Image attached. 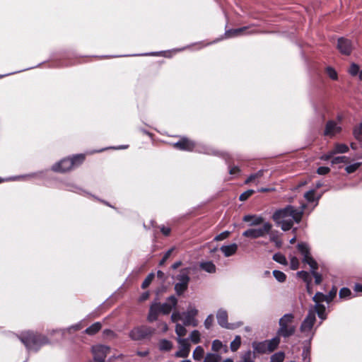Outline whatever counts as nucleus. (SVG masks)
<instances>
[{
    "label": "nucleus",
    "instance_id": "f257e3e1",
    "mask_svg": "<svg viewBox=\"0 0 362 362\" xmlns=\"http://www.w3.org/2000/svg\"><path fill=\"white\" fill-rule=\"evenodd\" d=\"M305 208V205H302L300 209L288 205L284 209L276 211L272 218L284 231H287L292 228L294 222L299 223L301 221Z\"/></svg>",
    "mask_w": 362,
    "mask_h": 362
},
{
    "label": "nucleus",
    "instance_id": "f03ea898",
    "mask_svg": "<svg viewBox=\"0 0 362 362\" xmlns=\"http://www.w3.org/2000/svg\"><path fill=\"white\" fill-rule=\"evenodd\" d=\"M20 339L29 351H37L42 345L48 343V339L45 336L31 332L23 333Z\"/></svg>",
    "mask_w": 362,
    "mask_h": 362
},
{
    "label": "nucleus",
    "instance_id": "7ed1b4c3",
    "mask_svg": "<svg viewBox=\"0 0 362 362\" xmlns=\"http://www.w3.org/2000/svg\"><path fill=\"white\" fill-rule=\"evenodd\" d=\"M298 249L301 255L303 256V262L308 264L311 269L312 275L315 278L316 284H320L322 282V276L316 272L317 269V263L310 255V248L306 243H301L298 244Z\"/></svg>",
    "mask_w": 362,
    "mask_h": 362
},
{
    "label": "nucleus",
    "instance_id": "20e7f679",
    "mask_svg": "<svg viewBox=\"0 0 362 362\" xmlns=\"http://www.w3.org/2000/svg\"><path fill=\"white\" fill-rule=\"evenodd\" d=\"M294 315L291 313L284 315L279 321V328L277 335L284 338L292 336L296 332V326L293 325Z\"/></svg>",
    "mask_w": 362,
    "mask_h": 362
},
{
    "label": "nucleus",
    "instance_id": "39448f33",
    "mask_svg": "<svg viewBox=\"0 0 362 362\" xmlns=\"http://www.w3.org/2000/svg\"><path fill=\"white\" fill-rule=\"evenodd\" d=\"M85 159L83 154H78L71 158H64L59 163L54 164L52 169L58 173H64L70 170L75 166H78L83 163Z\"/></svg>",
    "mask_w": 362,
    "mask_h": 362
},
{
    "label": "nucleus",
    "instance_id": "423d86ee",
    "mask_svg": "<svg viewBox=\"0 0 362 362\" xmlns=\"http://www.w3.org/2000/svg\"><path fill=\"white\" fill-rule=\"evenodd\" d=\"M155 332V329L147 325H139L132 328L129 333V337L136 341H141L150 339Z\"/></svg>",
    "mask_w": 362,
    "mask_h": 362
},
{
    "label": "nucleus",
    "instance_id": "0eeeda50",
    "mask_svg": "<svg viewBox=\"0 0 362 362\" xmlns=\"http://www.w3.org/2000/svg\"><path fill=\"white\" fill-rule=\"evenodd\" d=\"M272 228V225L269 222H265L260 227L250 228L243 233V235L246 238L256 239L265 237L269 234Z\"/></svg>",
    "mask_w": 362,
    "mask_h": 362
},
{
    "label": "nucleus",
    "instance_id": "6e6552de",
    "mask_svg": "<svg viewBox=\"0 0 362 362\" xmlns=\"http://www.w3.org/2000/svg\"><path fill=\"white\" fill-rule=\"evenodd\" d=\"M189 279L188 269H182L177 276V282L175 285V290L177 295H182L187 290Z\"/></svg>",
    "mask_w": 362,
    "mask_h": 362
},
{
    "label": "nucleus",
    "instance_id": "1a4fd4ad",
    "mask_svg": "<svg viewBox=\"0 0 362 362\" xmlns=\"http://www.w3.org/2000/svg\"><path fill=\"white\" fill-rule=\"evenodd\" d=\"M198 313V310L194 306L189 305L187 310L182 313L183 324L185 326L197 327L198 320L196 319V316Z\"/></svg>",
    "mask_w": 362,
    "mask_h": 362
},
{
    "label": "nucleus",
    "instance_id": "9d476101",
    "mask_svg": "<svg viewBox=\"0 0 362 362\" xmlns=\"http://www.w3.org/2000/svg\"><path fill=\"white\" fill-rule=\"evenodd\" d=\"M316 321L315 311L310 310L306 317L304 319L300 325V330L306 336H309Z\"/></svg>",
    "mask_w": 362,
    "mask_h": 362
},
{
    "label": "nucleus",
    "instance_id": "9b49d317",
    "mask_svg": "<svg viewBox=\"0 0 362 362\" xmlns=\"http://www.w3.org/2000/svg\"><path fill=\"white\" fill-rule=\"evenodd\" d=\"M216 319L218 325L228 329H234L240 327L242 323L238 322L236 324H230L228 322V313L226 310L222 308L218 310L216 313Z\"/></svg>",
    "mask_w": 362,
    "mask_h": 362
},
{
    "label": "nucleus",
    "instance_id": "f8f14e48",
    "mask_svg": "<svg viewBox=\"0 0 362 362\" xmlns=\"http://www.w3.org/2000/svg\"><path fill=\"white\" fill-rule=\"evenodd\" d=\"M110 351V347L103 344H97L92 347L93 359L97 362H104Z\"/></svg>",
    "mask_w": 362,
    "mask_h": 362
},
{
    "label": "nucleus",
    "instance_id": "ddd939ff",
    "mask_svg": "<svg viewBox=\"0 0 362 362\" xmlns=\"http://www.w3.org/2000/svg\"><path fill=\"white\" fill-rule=\"evenodd\" d=\"M179 350L175 354L176 357L187 358L190 352L191 344L188 339L177 337Z\"/></svg>",
    "mask_w": 362,
    "mask_h": 362
},
{
    "label": "nucleus",
    "instance_id": "4468645a",
    "mask_svg": "<svg viewBox=\"0 0 362 362\" xmlns=\"http://www.w3.org/2000/svg\"><path fill=\"white\" fill-rule=\"evenodd\" d=\"M337 47L339 51L345 55H349L354 48L352 42L345 37H340L338 39Z\"/></svg>",
    "mask_w": 362,
    "mask_h": 362
},
{
    "label": "nucleus",
    "instance_id": "2eb2a0df",
    "mask_svg": "<svg viewBox=\"0 0 362 362\" xmlns=\"http://www.w3.org/2000/svg\"><path fill=\"white\" fill-rule=\"evenodd\" d=\"M341 130V127L337 123V122L334 120H329L325 125L324 134L328 136H333L336 134L339 133Z\"/></svg>",
    "mask_w": 362,
    "mask_h": 362
},
{
    "label": "nucleus",
    "instance_id": "dca6fc26",
    "mask_svg": "<svg viewBox=\"0 0 362 362\" xmlns=\"http://www.w3.org/2000/svg\"><path fill=\"white\" fill-rule=\"evenodd\" d=\"M177 303V300L174 296H170L167 301L160 304V310L163 314H168Z\"/></svg>",
    "mask_w": 362,
    "mask_h": 362
},
{
    "label": "nucleus",
    "instance_id": "f3484780",
    "mask_svg": "<svg viewBox=\"0 0 362 362\" xmlns=\"http://www.w3.org/2000/svg\"><path fill=\"white\" fill-rule=\"evenodd\" d=\"M195 143L188 139L182 138L174 144V146L185 151H192L195 148Z\"/></svg>",
    "mask_w": 362,
    "mask_h": 362
},
{
    "label": "nucleus",
    "instance_id": "a211bd4d",
    "mask_svg": "<svg viewBox=\"0 0 362 362\" xmlns=\"http://www.w3.org/2000/svg\"><path fill=\"white\" fill-rule=\"evenodd\" d=\"M161 313L160 310V303H153L149 309V313L147 317L148 322H152L158 319V314Z\"/></svg>",
    "mask_w": 362,
    "mask_h": 362
},
{
    "label": "nucleus",
    "instance_id": "6ab92c4d",
    "mask_svg": "<svg viewBox=\"0 0 362 362\" xmlns=\"http://www.w3.org/2000/svg\"><path fill=\"white\" fill-rule=\"evenodd\" d=\"M243 221L250 222L251 226H258L264 223V218L262 216L256 215H245L243 218Z\"/></svg>",
    "mask_w": 362,
    "mask_h": 362
},
{
    "label": "nucleus",
    "instance_id": "aec40b11",
    "mask_svg": "<svg viewBox=\"0 0 362 362\" xmlns=\"http://www.w3.org/2000/svg\"><path fill=\"white\" fill-rule=\"evenodd\" d=\"M221 251L224 254L226 257L233 255L238 250V245L233 243L228 245H223L220 248Z\"/></svg>",
    "mask_w": 362,
    "mask_h": 362
},
{
    "label": "nucleus",
    "instance_id": "412c9836",
    "mask_svg": "<svg viewBox=\"0 0 362 362\" xmlns=\"http://www.w3.org/2000/svg\"><path fill=\"white\" fill-rule=\"evenodd\" d=\"M250 29V27H243L237 29H231L226 31L225 35L226 37H233L236 36H240L243 35V33L248 30Z\"/></svg>",
    "mask_w": 362,
    "mask_h": 362
},
{
    "label": "nucleus",
    "instance_id": "4be33fe9",
    "mask_svg": "<svg viewBox=\"0 0 362 362\" xmlns=\"http://www.w3.org/2000/svg\"><path fill=\"white\" fill-rule=\"evenodd\" d=\"M252 346L254 349V354H265L268 352L265 341L259 342L254 341L252 344Z\"/></svg>",
    "mask_w": 362,
    "mask_h": 362
},
{
    "label": "nucleus",
    "instance_id": "5701e85b",
    "mask_svg": "<svg viewBox=\"0 0 362 362\" xmlns=\"http://www.w3.org/2000/svg\"><path fill=\"white\" fill-rule=\"evenodd\" d=\"M280 337L278 335L271 339L265 340V343L267 344V349L268 350V353L272 352L274 351L279 346L280 343Z\"/></svg>",
    "mask_w": 362,
    "mask_h": 362
},
{
    "label": "nucleus",
    "instance_id": "b1692460",
    "mask_svg": "<svg viewBox=\"0 0 362 362\" xmlns=\"http://www.w3.org/2000/svg\"><path fill=\"white\" fill-rule=\"evenodd\" d=\"M264 173V170H260L257 171L256 173L250 175L247 179L245 181V184H249L250 182H255L257 185L259 183V179H260Z\"/></svg>",
    "mask_w": 362,
    "mask_h": 362
},
{
    "label": "nucleus",
    "instance_id": "393cba45",
    "mask_svg": "<svg viewBox=\"0 0 362 362\" xmlns=\"http://www.w3.org/2000/svg\"><path fill=\"white\" fill-rule=\"evenodd\" d=\"M158 347L160 351H168L173 348V343L168 339H161L158 343Z\"/></svg>",
    "mask_w": 362,
    "mask_h": 362
},
{
    "label": "nucleus",
    "instance_id": "a878e982",
    "mask_svg": "<svg viewBox=\"0 0 362 362\" xmlns=\"http://www.w3.org/2000/svg\"><path fill=\"white\" fill-rule=\"evenodd\" d=\"M349 147L347 145L344 144L337 143L334 144V148L332 150V153H344L349 151Z\"/></svg>",
    "mask_w": 362,
    "mask_h": 362
},
{
    "label": "nucleus",
    "instance_id": "bb28decb",
    "mask_svg": "<svg viewBox=\"0 0 362 362\" xmlns=\"http://www.w3.org/2000/svg\"><path fill=\"white\" fill-rule=\"evenodd\" d=\"M200 267L209 273H214L216 272V266L212 262H205L200 264Z\"/></svg>",
    "mask_w": 362,
    "mask_h": 362
},
{
    "label": "nucleus",
    "instance_id": "cd10ccee",
    "mask_svg": "<svg viewBox=\"0 0 362 362\" xmlns=\"http://www.w3.org/2000/svg\"><path fill=\"white\" fill-rule=\"evenodd\" d=\"M221 356L215 353H207L205 356L204 362H220Z\"/></svg>",
    "mask_w": 362,
    "mask_h": 362
},
{
    "label": "nucleus",
    "instance_id": "c85d7f7f",
    "mask_svg": "<svg viewBox=\"0 0 362 362\" xmlns=\"http://www.w3.org/2000/svg\"><path fill=\"white\" fill-rule=\"evenodd\" d=\"M312 310L315 311V314L317 313L319 317L321 318L322 320L326 318L325 306L324 305H315L314 309Z\"/></svg>",
    "mask_w": 362,
    "mask_h": 362
},
{
    "label": "nucleus",
    "instance_id": "c756f323",
    "mask_svg": "<svg viewBox=\"0 0 362 362\" xmlns=\"http://www.w3.org/2000/svg\"><path fill=\"white\" fill-rule=\"evenodd\" d=\"M102 327L100 322H95L91 326L88 327L85 332L86 334L89 335H93L97 333Z\"/></svg>",
    "mask_w": 362,
    "mask_h": 362
},
{
    "label": "nucleus",
    "instance_id": "7c9ffc66",
    "mask_svg": "<svg viewBox=\"0 0 362 362\" xmlns=\"http://www.w3.org/2000/svg\"><path fill=\"white\" fill-rule=\"evenodd\" d=\"M204 353V349L201 346H197L193 351V358L197 361H201L202 358H203Z\"/></svg>",
    "mask_w": 362,
    "mask_h": 362
},
{
    "label": "nucleus",
    "instance_id": "2f4dec72",
    "mask_svg": "<svg viewBox=\"0 0 362 362\" xmlns=\"http://www.w3.org/2000/svg\"><path fill=\"white\" fill-rule=\"evenodd\" d=\"M187 329L185 328V325L183 324H176L175 325V333L177 335V337L183 338L187 334Z\"/></svg>",
    "mask_w": 362,
    "mask_h": 362
},
{
    "label": "nucleus",
    "instance_id": "473e14b6",
    "mask_svg": "<svg viewBox=\"0 0 362 362\" xmlns=\"http://www.w3.org/2000/svg\"><path fill=\"white\" fill-rule=\"evenodd\" d=\"M187 339L189 341H191L193 344H198L201 341V334L198 330H193Z\"/></svg>",
    "mask_w": 362,
    "mask_h": 362
},
{
    "label": "nucleus",
    "instance_id": "72a5a7b5",
    "mask_svg": "<svg viewBox=\"0 0 362 362\" xmlns=\"http://www.w3.org/2000/svg\"><path fill=\"white\" fill-rule=\"evenodd\" d=\"M241 345V337L239 335L235 336V339L230 342V348L232 351H236Z\"/></svg>",
    "mask_w": 362,
    "mask_h": 362
},
{
    "label": "nucleus",
    "instance_id": "f704fd0d",
    "mask_svg": "<svg viewBox=\"0 0 362 362\" xmlns=\"http://www.w3.org/2000/svg\"><path fill=\"white\" fill-rule=\"evenodd\" d=\"M255 354H252L251 351H247L241 356L240 362H255Z\"/></svg>",
    "mask_w": 362,
    "mask_h": 362
},
{
    "label": "nucleus",
    "instance_id": "c9c22d12",
    "mask_svg": "<svg viewBox=\"0 0 362 362\" xmlns=\"http://www.w3.org/2000/svg\"><path fill=\"white\" fill-rule=\"evenodd\" d=\"M298 276L301 278L305 282L308 284V287L309 288V284H310L312 281V277L310 274L308 272L300 271L297 273Z\"/></svg>",
    "mask_w": 362,
    "mask_h": 362
},
{
    "label": "nucleus",
    "instance_id": "e433bc0d",
    "mask_svg": "<svg viewBox=\"0 0 362 362\" xmlns=\"http://www.w3.org/2000/svg\"><path fill=\"white\" fill-rule=\"evenodd\" d=\"M353 134L356 139L361 141L362 136V122L356 125L353 130Z\"/></svg>",
    "mask_w": 362,
    "mask_h": 362
},
{
    "label": "nucleus",
    "instance_id": "4c0bfd02",
    "mask_svg": "<svg viewBox=\"0 0 362 362\" xmlns=\"http://www.w3.org/2000/svg\"><path fill=\"white\" fill-rule=\"evenodd\" d=\"M285 358V354L282 351H279L277 353L274 354L271 358L270 361L271 362H283Z\"/></svg>",
    "mask_w": 362,
    "mask_h": 362
},
{
    "label": "nucleus",
    "instance_id": "58836bf2",
    "mask_svg": "<svg viewBox=\"0 0 362 362\" xmlns=\"http://www.w3.org/2000/svg\"><path fill=\"white\" fill-rule=\"evenodd\" d=\"M273 259L283 265H286L288 264L286 257L281 253H276L273 255Z\"/></svg>",
    "mask_w": 362,
    "mask_h": 362
},
{
    "label": "nucleus",
    "instance_id": "ea45409f",
    "mask_svg": "<svg viewBox=\"0 0 362 362\" xmlns=\"http://www.w3.org/2000/svg\"><path fill=\"white\" fill-rule=\"evenodd\" d=\"M349 162V158L345 156H337L332 158V164L339 163H348Z\"/></svg>",
    "mask_w": 362,
    "mask_h": 362
},
{
    "label": "nucleus",
    "instance_id": "a19ab883",
    "mask_svg": "<svg viewBox=\"0 0 362 362\" xmlns=\"http://www.w3.org/2000/svg\"><path fill=\"white\" fill-rule=\"evenodd\" d=\"M273 275H274V278L279 282H281V283L284 282L286 279V274L284 272L279 271V270H274Z\"/></svg>",
    "mask_w": 362,
    "mask_h": 362
},
{
    "label": "nucleus",
    "instance_id": "79ce46f5",
    "mask_svg": "<svg viewBox=\"0 0 362 362\" xmlns=\"http://www.w3.org/2000/svg\"><path fill=\"white\" fill-rule=\"evenodd\" d=\"M313 301L317 304H320V302H327V297L325 294L320 292H317L313 298Z\"/></svg>",
    "mask_w": 362,
    "mask_h": 362
},
{
    "label": "nucleus",
    "instance_id": "37998d69",
    "mask_svg": "<svg viewBox=\"0 0 362 362\" xmlns=\"http://www.w3.org/2000/svg\"><path fill=\"white\" fill-rule=\"evenodd\" d=\"M361 165V163H355L354 164L347 165L345 168V170L347 173L350 174L354 173Z\"/></svg>",
    "mask_w": 362,
    "mask_h": 362
},
{
    "label": "nucleus",
    "instance_id": "c03bdc74",
    "mask_svg": "<svg viewBox=\"0 0 362 362\" xmlns=\"http://www.w3.org/2000/svg\"><path fill=\"white\" fill-rule=\"evenodd\" d=\"M214 324L213 315H209L204 322V325L206 329H210Z\"/></svg>",
    "mask_w": 362,
    "mask_h": 362
},
{
    "label": "nucleus",
    "instance_id": "a18cd8bd",
    "mask_svg": "<svg viewBox=\"0 0 362 362\" xmlns=\"http://www.w3.org/2000/svg\"><path fill=\"white\" fill-rule=\"evenodd\" d=\"M327 74L329 76V77L332 80H337L338 78L337 71L330 66H328L326 69Z\"/></svg>",
    "mask_w": 362,
    "mask_h": 362
},
{
    "label": "nucleus",
    "instance_id": "49530a36",
    "mask_svg": "<svg viewBox=\"0 0 362 362\" xmlns=\"http://www.w3.org/2000/svg\"><path fill=\"white\" fill-rule=\"evenodd\" d=\"M255 193V191L253 189H248L243 193H242L240 195L239 199L240 201H245L247 200L250 196H252Z\"/></svg>",
    "mask_w": 362,
    "mask_h": 362
},
{
    "label": "nucleus",
    "instance_id": "de8ad7c7",
    "mask_svg": "<svg viewBox=\"0 0 362 362\" xmlns=\"http://www.w3.org/2000/svg\"><path fill=\"white\" fill-rule=\"evenodd\" d=\"M223 347V343L218 339L214 340L211 345V349L214 351H218Z\"/></svg>",
    "mask_w": 362,
    "mask_h": 362
},
{
    "label": "nucleus",
    "instance_id": "09e8293b",
    "mask_svg": "<svg viewBox=\"0 0 362 362\" xmlns=\"http://www.w3.org/2000/svg\"><path fill=\"white\" fill-rule=\"evenodd\" d=\"M153 278H154V274L153 273L148 274V276L144 279V281L142 283V285H141L142 288H147L150 285L151 281H153Z\"/></svg>",
    "mask_w": 362,
    "mask_h": 362
},
{
    "label": "nucleus",
    "instance_id": "8fccbe9b",
    "mask_svg": "<svg viewBox=\"0 0 362 362\" xmlns=\"http://www.w3.org/2000/svg\"><path fill=\"white\" fill-rule=\"evenodd\" d=\"M337 289L335 287H333L332 289L329 292L327 295H325L327 297V303L331 302L334 298L336 296Z\"/></svg>",
    "mask_w": 362,
    "mask_h": 362
},
{
    "label": "nucleus",
    "instance_id": "3c124183",
    "mask_svg": "<svg viewBox=\"0 0 362 362\" xmlns=\"http://www.w3.org/2000/svg\"><path fill=\"white\" fill-rule=\"evenodd\" d=\"M299 266V261L297 257H292L291 258L290 267L293 270H296Z\"/></svg>",
    "mask_w": 362,
    "mask_h": 362
},
{
    "label": "nucleus",
    "instance_id": "603ef678",
    "mask_svg": "<svg viewBox=\"0 0 362 362\" xmlns=\"http://www.w3.org/2000/svg\"><path fill=\"white\" fill-rule=\"evenodd\" d=\"M359 71V66L356 64H352L349 68V72L351 76H356Z\"/></svg>",
    "mask_w": 362,
    "mask_h": 362
},
{
    "label": "nucleus",
    "instance_id": "864d4df0",
    "mask_svg": "<svg viewBox=\"0 0 362 362\" xmlns=\"http://www.w3.org/2000/svg\"><path fill=\"white\" fill-rule=\"evenodd\" d=\"M351 294V291L347 288H342L339 291V297L340 298H346L350 296Z\"/></svg>",
    "mask_w": 362,
    "mask_h": 362
},
{
    "label": "nucleus",
    "instance_id": "5fc2aeb1",
    "mask_svg": "<svg viewBox=\"0 0 362 362\" xmlns=\"http://www.w3.org/2000/svg\"><path fill=\"white\" fill-rule=\"evenodd\" d=\"M230 235V232L228 231H224L220 234H218V235H216L214 238L215 240L216 241H221V240H223L225 239H226Z\"/></svg>",
    "mask_w": 362,
    "mask_h": 362
},
{
    "label": "nucleus",
    "instance_id": "6e6d98bb",
    "mask_svg": "<svg viewBox=\"0 0 362 362\" xmlns=\"http://www.w3.org/2000/svg\"><path fill=\"white\" fill-rule=\"evenodd\" d=\"M304 197L309 202H313L315 200V190H310L307 192Z\"/></svg>",
    "mask_w": 362,
    "mask_h": 362
},
{
    "label": "nucleus",
    "instance_id": "4d7b16f0",
    "mask_svg": "<svg viewBox=\"0 0 362 362\" xmlns=\"http://www.w3.org/2000/svg\"><path fill=\"white\" fill-rule=\"evenodd\" d=\"M171 320L173 322H177L179 320H182V313H180V312H174V313H173V314L171 315Z\"/></svg>",
    "mask_w": 362,
    "mask_h": 362
},
{
    "label": "nucleus",
    "instance_id": "13d9d810",
    "mask_svg": "<svg viewBox=\"0 0 362 362\" xmlns=\"http://www.w3.org/2000/svg\"><path fill=\"white\" fill-rule=\"evenodd\" d=\"M173 249H170L168 250L164 255L163 257L162 258V259L159 262V264L160 265H163L165 264V262L167 261V259L170 257V256L172 254V252H173Z\"/></svg>",
    "mask_w": 362,
    "mask_h": 362
},
{
    "label": "nucleus",
    "instance_id": "bf43d9fd",
    "mask_svg": "<svg viewBox=\"0 0 362 362\" xmlns=\"http://www.w3.org/2000/svg\"><path fill=\"white\" fill-rule=\"evenodd\" d=\"M302 356L304 361H307V362L310 361V351L308 349L305 348L303 349Z\"/></svg>",
    "mask_w": 362,
    "mask_h": 362
},
{
    "label": "nucleus",
    "instance_id": "052dcab7",
    "mask_svg": "<svg viewBox=\"0 0 362 362\" xmlns=\"http://www.w3.org/2000/svg\"><path fill=\"white\" fill-rule=\"evenodd\" d=\"M317 173L320 175H326L329 172V168L328 167H320L317 170Z\"/></svg>",
    "mask_w": 362,
    "mask_h": 362
},
{
    "label": "nucleus",
    "instance_id": "680f3d73",
    "mask_svg": "<svg viewBox=\"0 0 362 362\" xmlns=\"http://www.w3.org/2000/svg\"><path fill=\"white\" fill-rule=\"evenodd\" d=\"M270 240L272 242L275 243L276 245L278 246V247H280L281 245V243L278 240L277 237L274 234H271L270 235Z\"/></svg>",
    "mask_w": 362,
    "mask_h": 362
},
{
    "label": "nucleus",
    "instance_id": "e2e57ef3",
    "mask_svg": "<svg viewBox=\"0 0 362 362\" xmlns=\"http://www.w3.org/2000/svg\"><path fill=\"white\" fill-rule=\"evenodd\" d=\"M158 327H160L163 332H166L168 329V327L165 322H159Z\"/></svg>",
    "mask_w": 362,
    "mask_h": 362
},
{
    "label": "nucleus",
    "instance_id": "0e129e2a",
    "mask_svg": "<svg viewBox=\"0 0 362 362\" xmlns=\"http://www.w3.org/2000/svg\"><path fill=\"white\" fill-rule=\"evenodd\" d=\"M334 155V153H332V151H330L327 154H325L324 156H322V159L324 160H328L331 158H332V156Z\"/></svg>",
    "mask_w": 362,
    "mask_h": 362
},
{
    "label": "nucleus",
    "instance_id": "69168bd1",
    "mask_svg": "<svg viewBox=\"0 0 362 362\" xmlns=\"http://www.w3.org/2000/svg\"><path fill=\"white\" fill-rule=\"evenodd\" d=\"M239 172H240V169L237 166H234V167L231 168L229 170V173L230 175H235Z\"/></svg>",
    "mask_w": 362,
    "mask_h": 362
},
{
    "label": "nucleus",
    "instance_id": "338daca9",
    "mask_svg": "<svg viewBox=\"0 0 362 362\" xmlns=\"http://www.w3.org/2000/svg\"><path fill=\"white\" fill-rule=\"evenodd\" d=\"M160 230L165 235H168L170 233V228H166L165 226H162Z\"/></svg>",
    "mask_w": 362,
    "mask_h": 362
},
{
    "label": "nucleus",
    "instance_id": "774afa93",
    "mask_svg": "<svg viewBox=\"0 0 362 362\" xmlns=\"http://www.w3.org/2000/svg\"><path fill=\"white\" fill-rule=\"evenodd\" d=\"M81 329V324H76V325H73V326H71V327H70L69 328V330L74 329V330H75V331H76V330H79V329Z\"/></svg>",
    "mask_w": 362,
    "mask_h": 362
}]
</instances>
